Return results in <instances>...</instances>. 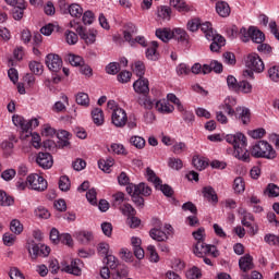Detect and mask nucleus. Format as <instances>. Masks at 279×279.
<instances>
[{
  "label": "nucleus",
  "instance_id": "obj_1",
  "mask_svg": "<svg viewBox=\"0 0 279 279\" xmlns=\"http://www.w3.org/2000/svg\"><path fill=\"white\" fill-rule=\"evenodd\" d=\"M226 141L233 145V155L242 162H250V151L247 150V137L243 133L228 134Z\"/></svg>",
  "mask_w": 279,
  "mask_h": 279
},
{
  "label": "nucleus",
  "instance_id": "obj_2",
  "mask_svg": "<svg viewBox=\"0 0 279 279\" xmlns=\"http://www.w3.org/2000/svg\"><path fill=\"white\" fill-rule=\"evenodd\" d=\"M45 64L54 75L52 82L60 84L62 82V58L59 54L49 53L46 56Z\"/></svg>",
  "mask_w": 279,
  "mask_h": 279
},
{
  "label": "nucleus",
  "instance_id": "obj_3",
  "mask_svg": "<svg viewBox=\"0 0 279 279\" xmlns=\"http://www.w3.org/2000/svg\"><path fill=\"white\" fill-rule=\"evenodd\" d=\"M252 156L254 158H266L267 160H274L277 156L276 150L271 146V144L266 141H259L255 144L251 150Z\"/></svg>",
  "mask_w": 279,
  "mask_h": 279
},
{
  "label": "nucleus",
  "instance_id": "obj_4",
  "mask_svg": "<svg viewBox=\"0 0 279 279\" xmlns=\"http://www.w3.org/2000/svg\"><path fill=\"white\" fill-rule=\"evenodd\" d=\"M193 254H195V256L198 258H204V256L207 254H210L214 258H217V256H219V251L217 250V246L206 244L204 241H199L194 245Z\"/></svg>",
  "mask_w": 279,
  "mask_h": 279
},
{
  "label": "nucleus",
  "instance_id": "obj_5",
  "mask_svg": "<svg viewBox=\"0 0 279 279\" xmlns=\"http://www.w3.org/2000/svg\"><path fill=\"white\" fill-rule=\"evenodd\" d=\"M246 69H252L254 73H263L265 71V62L256 52H252L245 58Z\"/></svg>",
  "mask_w": 279,
  "mask_h": 279
},
{
  "label": "nucleus",
  "instance_id": "obj_6",
  "mask_svg": "<svg viewBox=\"0 0 279 279\" xmlns=\"http://www.w3.org/2000/svg\"><path fill=\"white\" fill-rule=\"evenodd\" d=\"M27 183L33 191H38V193L47 191L48 183L41 175L29 174L27 177Z\"/></svg>",
  "mask_w": 279,
  "mask_h": 279
},
{
  "label": "nucleus",
  "instance_id": "obj_7",
  "mask_svg": "<svg viewBox=\"0 0 279 279\" xmlns=\"http://www.w3.org/2000/svg\"><path fill=\"white\" fill-rule=\"evenodd\" d=\"M111 123L116 125V128H125L128 123V113L122 108H117L113 110L111 114Z\"/></svg>",
  "mask_w": 279,
  "mask_h": 279
},
{
  "label": "nucleus",
  "instance_id": "obj_8",
  "mask_svg": "<svg viewBox=\"0 0 279 279\" xmlns=\"http://www.w3.org/2000/svg\"><path fill=\"white\" fill-rule=\"evenodd\" d=\"M134 92L137 95H149V80L146 77H140L137 81L133 83Z\"/></svg>",
  "mask_w": 279,
  "mask_h": 279
},
{
  "label": "nucleus",
  "instance_id": "obj_9",
  "mask_svg": "<svg viewBox=\"0 0 279 279\" xmlns=\"http://www.w3.org/2000/svg\"><path fill=\"white\" fill-rule=\"evenodd\" d=\"M36 162L41 169H51L53 167V156L49 153H39Z\"/></svg>",
  "mask_w": 279,
  "mask_h": 279
},
{
  "label": "nucleus",
  "instance_id": "obj_10",
  "mask_svg": "<svg viewBox=\"0 0 279 279\" xmlns=\"http://www.w3.org/2000/svg\"><path fill=\"white\" fill-rule=\"evenodd\" d=\"M172 38H174V40H178L179 43H183L185 47H189V45H191V37L184 28L172 29Z\"/></svg>",
  "mask_w": 279,
  "mask_h": 279
},
{
  "label": "nucleus",
  "instance_id": "obj_11",
  "mask_svg": "<svg viewBox=\"0 0 279 279\" xmlns=\"http://www.w3.org/2000/svg\"><path fill=\"white\" fill-rule=\"evenodd\" d=\"M235 119H239L243 125H247L252 119V111L245 107L235 108Z\"/></svg>",
  "mask_w": 279,
  "mask_h": 279
},
{
  "label": "nucleus",
  "instance_id": "obj_12",
  "mask_svg": "<svg viewBox=\"0 0 279 279\" xmlns=\"http://www.w3.org/2000/svg\"><path fill=\"white\" fill-rule=\"evenodd\" d=\"M239 267L244 274H247V271H252V269H254V258L252 257V255L246 254L245 256L241 257L239 259Z\"/></svg>",
  "mask_w": 279,
  "mask_h": 279
},
{
  "label": "nucleus",
  "instance_id": "obj_13",
  "mask_svg": "<svg viewBox=\"0 0 279 279\" xmlns=\"http://www.w3.org/2000/svg\"><path fill=\"white\" fill-rule=\"evenodd\" d=\"M81 265V259H74L71 262V265H66L65 267L61 268V271L72 274L73 276H82V268H80Z\"/></svg>",
  "mask_w": 279,
  "mask_h": 279
},
{
  "label": "nucleus",
  "instance_id": "obj_14",
  "mask_svg": "<svg viewBox=\"0 0 279 279\" xmlns=\"http://www.w3.org/2000/svg\"><path fill=\"white\" fill-rule=\"evenodd\" d=\"M76 33L82 38V40L86 43V45H93L97 38V32L87 34L84 26H77Z\"/></svg>",
  "mask_w": 279,
  "mask_h": 279
},
{
  "label": "nucleus",
  "instance_id": "obj_15",
  "mask_svg": "<svg viewBox=\"0 0 279 279\" xmlns=\"http://www.w3.org/2000/svg\"><path fill=\"white\" fill-rule=\"evenodd\" d=\"M203 197L207 199L210 204H218L219 203V196H217V192L215 191V187L208 185L203 187Z\"/></svg>",
  "mask_w": 279,
  "mask_h": 279
},
{
  "label": "nucleus",
  "instance_id": "obj_16",
  "mask_svg": "<svg viewBox=\"0 0 279 279\" xmlns=\"http://www.w3.org/2000/svg\"><path fill=\"white\" fill-rule=\"evenodd\" d=\"M74 238L82 245H88L95 239L92 231H78L74 233Z\"/></svg>",
  "mask_w": 279,
  "mask_h": 279
},
{
  "label": "nucleus",
  "instance_id": "obj_17",
  "mask_svg": "<svg viewBox=\"0 0 279 279\" xmlns=\"http://www.w3.org/2000/svg\"><path fill=\"white\" fill-rule=\"evenodd\" d=\"M137 104L145 110H151L154 108V99L149 97V94H142L137 97Z\"/></svg>",
  "mask_w": 279,
  "mask_h": 279
},
{
  "label": "nucleus",
  "instance_id": "obj_18",
  "mask_svg": "<svg viewBox=\"0 0 279 279\" xmlns=\"http://www.w3.org/2000/svg\"><path fill=\"white\" fill-rule=\"evenodd\" d=\"M134 34H138V28L136 27V25H134V23L132 22L126 23L123 32L124 40L126 43H130L133 39L132 36Z\"/></svg>",
  "mask_w": 279,
  "mask_h": 279
},
{
  "label": "nucleus",
  "instance_id": "obj_19",
  "mask_svg": "<svg viewBox=\"0 0 279 279\" xmlns=\"http://www.w3.org/2000/svg\"><path fill=\"white\" fill-rule=\"evenodd\" d=\"M160 226L161 223L159 221V228H154L149 231V235L154 241L162 242L169 239L167 233L160 229Z\"/></svg>",
  "mask_w": 279,
  "mask_h": 279
},
{
  "label": "nucleus",
  "instance_id": "obj_20",
  "mask_svg": "<svg viewBox=\"0 0 279 279\" xmlns=\"http://www.w3.org/2000/svg\"><path fill=\"white\" fill-rule=\"evenodd\" d=\"M155 107H156V110H158V112H161L163 114H170V112H173V110H175L173 105L167 102L166 100H158L155 104Z\"/></svg>",
  "mask_w": 279,
  "mask_h": 279
},
{
  "label": "nucleus",
  "instance_id": "obj_21",
  "mask_svg": "<svg viewBox=\"0 0 279 279\" xmlns=\"http://www.w3.org/2000/svg\"><path fill=\"white\" fill-rule=\"evenodd\" d=\"M216 12L219 14V16H222V19L230 16V4H228L226 1L217 2Z\"/></svg>",
  "mask_w": 279,
  "mask_h": 279
},
{
  "label": "nucleus",
  "instance_id": "obj_22",
  "mask_svg": "<svg viewBox=\"0 0 279 279\" xmlns=\"http://www.w3.org/2000/svg\"><path fill=\"white\" fill-rule=\"evenodd\" d=\"M251 40L256 43V45L265 43V33L255 26H251Z\"/></svg>",
  "mask_w": 279,
  "mask_h": 279
},
{
  "label": "nucleus",
  "instance_id": "obj_23",
  "mask_svg": "<svg viewBox=\"0 0 279 279\" xmlns=\"http://www.w3.org/2000/svg\"><path fill=\"white\" fill-rule=\"evenodd\" d=\"M57 137H58V145L60 147H69V145H71V143L69 142L71 138V133H69L68 131L61 130L57 133Z\"/></svg>",
  "mask_w": 279,
  "mask_h": 279
},
{
  "label": "nucleus",
  "instance_id": "obj_24",
  "mask_svg": "<svg viewBox=\"0 0 279 279\" xmlns=\"http://www.w3.org/2000/svg\"><path fill=\"white\" fill-rule=\"evenodd\" d=\"M155 36L162 40V43H169L172 38V31L169 28H157Z\"/></svg>",
  "mask_w": 279,
  "mask_h": 279
},
{
  "label": "nucleus",
  "instance_id": "obj_25",
  "mask_svg": "<svg viewBox=\"0 0 279 279\" xmlns=\"http://www.w3.org/2000/svg\"><path fill=\"white\" fill-rule=\"evenodd\" d=\"M12 122L16 128H21L23 132H29V124H27V121H25L24 117L13 116Z\"/></svg>",
  "mask_w": 279,
  "mask_h": 279
},
{
  "label": "nucleus",
  "instance_id": "obj_26",
  "mask_svg": "<svg viewBox=\"0 0 279 279\" xmlns=\"http://www.w3.org/2000/svg\"><path fill=\"white\" fill-rule=\"evenodd\" d=\"M150 45L151 47L146 50V58L147 60L156 62V60H158V41H151Z\"/></svg>",
  "mask_w": 279,
  "mask_h": 279
},
{
  "label": "nucleus",
  "instance_id": "obj_27",
  "mask_svg": "<svg viewBox=\"0 0 279 279\" xmlns=\"http://www.w3.org/2000/svg\"><path fill=\"white\" fill-rule=\"evenodd\" d=\"M75 101L78 106H83L84 108H88L90 106V98L88 97V94L84 92L76 94Z\"/></svg>",
  "mask_w": 279,
  "mask_h": 279
},
{
  "label": "nucleus",
  "instance_id": "obj_28",
  "mask_svg": "<svg viewBox=\"0 0 279 279\" xmlns=\"http://www.w3.org/2000/svg\"><path fill=\"white\" fill-rule=\"evenodd\" d=\"M113 165H114V159L112 157L98 160V167L105 173H110V167H112Z\"/></svg>",
  "mask_w": 279,
  "mask_h": 279
},
{
  "label": "nucleus",
  "instance_id": "obj_29",
  "mask_svg": "<svg viewBox=\"0 0 279 279\" xmlns=\"http://www.w3.org/2000/svg\"><path fill=\"white\" fill-rule=\"evenodd\" d=\"M235 105H236V100L234 98L232 99L227 98L225 100V105L222 106V109L225 110V112H227V114H229V117H235L236 111L232 109V106H235Z\"/></svg>",
  "mask_w": 279,
  "mask_h": 279
},
{
  "label": "nucleus",
  "instance_id": "obj_30",
  "mask_svg": "<svg viewBox=\"0 0 279 279\" xmlns=\"http://www.w3.org/2000/svg\"><path fill=\"white\" fill-rule=\"evenodd\" d=\"M27 250L28 254H32L33 252L32 258L36 259L40 256V244H36L34 240L27 242Z\"/></svg>",
  "mask_w": 279,
  "mask_h": 279
},
{
  "label": "nucleus",
  "instance_id": "obj_31",
  "mask_svg": "<svg viewBox=\"0 0 279 279\" xmlns=\"http://www.w3.org/2000/svg\"><path fill=\"white\" fill-rule=\"evenodd\" d=\"M146 175H147L148 182H153L156 189H158V186L162 184V180L156 175V172H154L151 168L146 169Z\"/></svg>",
  "mask_w": 279,
  "mask_h": 279
},
{
  "label": "nucleus",
  "instance_id": "obj_32",
  "mask_svg": "<svg viewBox=\"0 0 279 279\" xmlns=\"http://www.w3.org/2000/svg\"><path fill=\"white\" fill-rule=\"evenodd\" d=\"M68 12L75 19H80L84 14V9L77 3H72L68 8Z\"/></svg>",
  "mask_w": 279,
  "mask_h": 279
},
{
  "label": "nucleus",
  "instance_id": "obj_33",
  "mask_svg": "<svg viewBox=\"0 0 279 279\" xmlns=\"http://www.w3.org/2000/svg\"><path fill=\"white\" fill-rule=\"evenodd\" d=\"M92 118L95 125H101L104 123V110L101 108H95L92 110Z\"/></svg>",
  "mask_w": 279,
  "mask_h": 279
},
{
  "label": "nucleus",
  "instance_id": "obj_34",
  "mask_svg": "<svg viewBox=\"0 0 279 279\" xmlns=\"http://www.w3.org/2000/svg\"><path fill=\"white\" fill-rule=\"evenodd\" d=\"M135 194L143 195L144 197H149V195H151V187H149L145 183H140L136 185Z\"/></svg>",
  "mask_w": 279,
  "mask_h": 279
},
{
  "label": "nucleus",
  "instance_id": "obj_35",
  "mask_svg": "<svg viewBox=\"0 0 279 279\" xmlns=\"http://www.w3.org/2000/svg\"><path fill=\"white\" fill-rule=\"evenodd\" d=\"M59 189L63 193H68V191H71V179L66 175H62L59 179Z\"/></svg>",
  "mask_w": 279,
  "mask_h": 279
},
{
  "label": "nucleus",
  "instance_id": "obj_36",
  "mask_svg": "<svg viewBox=\"0 0 279 279\" xmlns=\"http://www.w3.org/2000/svg\"><path fill=\"white\" fill-rule=\"evenodd\" d=\"M168 167L170 169H173L174 171H180L184 167V163L182 162V159L175 158V157H170L168 159Z\"/></svg>",
  "mask_w": 279,
  "mask_h": 279
},
{
  "label": "nucleus",
  "instance_id": "obj_37",
  "mask_svg": "<svg viewBox=\"0 0 279 279\" xmlns=\"http://www.w3.org/2000/svg\"><path fill=\"white\" fill-rule=\"evenodd\" d=\"M170 5L172 8H175L178 12H189V5H186V2L184 0H170Z\"/></svg>",
  "mask_w": 279,
  "mask_h": 279
},
{
  "label": "nucleus",
  "instance_id": "obj_38",
  "mask_svg": "<svg viewBox=\"0 0 279 279\" xmlns=\"http://www.w3.org/2000/svg\"><path fill=\"white\" fill-rule=\"evenodd\" d=\"M28 66H29V70L32 71V73H34V75H43V72L45 69L43 63H40L38 61H31L28 63Z\"/></svg>",
  "mask_w": 279,
  "mask_h": 279
},
{
  "label": "nucleus",
  "instance_id": "obj_39",
  "mask_svg": "<svg viewBox=\"0 0 279 279\" xmlns=\"http://www.w3.org/2000/svg\"><path fill=\"white\" fill-rule=\"evenodd\" d=\"M14 204V197L8 195L5 191L0 190V206H12Z\"/></svg>",
  "mask_w": 279,
  "mask_h": 279
},
{
  "label": "nucleus",
  "instance_id": "obj_40",
  "mask_svg": "<svg viewBox=\"0 0 279 279\" xmlns=\"http://www.w3.org/2000/svg\"><path fill=\"white\" fill-rule=\"evenodd\" d=\"M264 193L265 195L268 194V197H279V186L275 183H269Z\"/></svg>",
  "mask_w": 279,
  "mask_h": 279
},
{
  "label": "nucleus",
  "instance_id": "obj_41",
  "mask_svg": "<svg viewBox=\"0 0 279 279\" xmlns=\"http://www.w3.org/2000/svg\"><path fill=\"white\" fill-rule=\"evenodd\" d=\"M133 73H135L138 78L145 77V63H143V61H136L134 63Z\"/></svg>",
  "mask_w": 279,
  "mask_h": 279
},
{
  "label": "nucleus",
  "instance_id": "obj_42",
  "mask_svg": "<svg viewBox=\"0 0 279 279\" xmlns=\"http://www.w3.org/2000/svg\"><path fill=\"white\" fill-rule=\"evenodd\" d=\"M130 143H131V145H133V147H136V149H144L145 148V138H143L138 135H133L130 138Z\"/></svg>",
  "mask_w": 279,
  "mask_h": 279
},
{
  "label": "nucleus",
  "instance_id": "obj_43",
  "mask_svg": "<svg viewBox=\"0 0 279 279\" xmlns=\"http://www.w3.org/2000/svg\"><path fill=\"white\" fill-rule=\"evenodd\" d=\"M239 93H244V95H250L252 93V85L247 80H242L239 82Z\"/></svg>",
  "mask_w": 279,
  "mask_h": 279
},
{
  "label": "nucleus",
  "instance_id": "obj_44",
  "mask_svg": "<svg viewBox=\"0 0 279 279\" xmlns=\"http://www.w3.org/2000/svg\"><path fill=\"white\" fill-rule=\"evenodd\" d=\"M192 165L197 169V171H204L208 167V162L199 157H193Z\"/></svg>",
  "mask_w": 279,
  "mask_h": 279
},
{
  "label": "nucleus",
  "instance_id": "obj_45",
  "mask_svg": "<svg viewBox=\"0 0 279 279\" xmlns=\"http://www.w3.org/2000/svg\"><path fill=\"white\" fill-rule=\"evenodd\" d=\"M114 208H121L123 202H125V194L123 192H117L112 195Z\"/></svg>",
  "mask_w": 279,
  "mask_h": 279
},
{
  "label": "nucleus",
  "instance_id": "obj_46",
  "mask_svg": "<svg viewBox=\"0 0 279 279\" xmlns=\"http://www.w3.org/2000/svg\"><path fill=\"white\" fill-rule=\"evenodd\" d=\"M26 7H13L11 10L12 16L14 21H21L23 19V14L25 12Z\"/></svg>",
  "mask_w": 279,
  "mask_h": 279
},
{
  "label": "nucleus",
  "instance_id": "obj_47",
  "mask_svg": "<svg viewBox=\"0 0 279 279\" xmlns=\"http://www.w3.org/2000/svg\"><path fill=\"white\" fill-rule=\"evenodd\" d=\"M120 210L122 215H125L126 217H136V209L133 206H131L129 203L120 207Z\"/></svg>",
  "mask_w": 279,
  "mask_h": 279
},
{
  "label": "nucleus",
  "instance_id": "obj_48",
  "mask_svg": "<svg viewBox=\"0 0 279 279\" xmlns=\"http://www.w3.org/2000/svg\"><path fill=\"white\" fill-rule=\"evenodd\" d=\"M10 230L14 234H21L23 232V223L19 219H13L10 223Z\"/></svg>",
  "mask_w": 279,
  "mask_h": 279
},
{
  "label": "nucleus",
  "instance_id": "obj_49",
  "mask_svg": "<svg viewBox=\"0 0 279 279\" xmlns=\"http://www.w3.org/2000/svg\"><path fill=\"white\" fill-rule=\"evenodd\" d=\"M227 85L230 90H234V93H239V82L236 77L233 75L227 76Z\"/></svg>",
  "mask_w": 279,
  "mask_h": 279
},
{
  "label": "nucleus",
  "instance_id": "obj_50",
  "mask_svg": "<svg viewBox=\"0 0 279 279\" xmlns=\"http://www.w3.org/2000/svg\"><path fill=\"white\" fill-rule=\"evenodd\" d=\"M240 38L242 40V43H250L251 38H252V26L247 28L242 27L240 29Z\"/></svg>",
  "mask_w": 279,
  "mask_h": 279
},
{
  "label": "nucleus",
  "instance_id": "obj_51",
  "mask_svg": "<svg viewBox=\"0 0 279 279\" xmlns=\"http://www.w3.org/2000/svg\"><path fill=\"white\" fill-rule=\"evenodd\" d=\"M186 278L187 279H199L202 278V269L194 266L190 270L186 271Z\"/></svg>",
  "mask_w": 279,
  "mask_h": 279
},
{
  "label": "nucleus",
  "instance_id": "obj_52",
  "mask_svg": "<svg viewBox=\"0 0 279 279\" xmlns=\"http://www.w3.org/2000/svg\"><path fill=\"white\" fill-rule=\"evenodd\" d=\"M233 189L235 193H243V191H245V181H243V178L241 177L235 178L233 182Z\"/></svg>",
  "mask_w": 279,
  "mask_h": 279
},
{
  "label": "nucleus",
  "instance_id": "obj_53",
  "mask_svg": "<svg viewBox=\"0 0 279 279\" xmlns=\"http://www.w3.org/2000/svg\"><path fill=\"white\" fill-rule=\"evenodd\" d=\"M264 241L268 245H277L279 247V235H276L274 233H267L264 236Z\"/></svg>",
  "mask_w": 279,
  "mask_h": 279
},
{
  "label": "nucleus",
  "instance_id": "obj_54",
  "mask_svg": "<svg viewBox=\"0 0 279 279\" xmlns=\"http://www.w3.org/2000/svg\"><path fill=\"white\" fill-rule=\"evenodd\" d=\"M207 40L217 43L218 45H220L222 47L226 45V38L215 32L211 35H207Z\"/></svg>",
  "mask_w": 279,
  "mask_h": 279
},
{
  "label": "nucleus",
  "instance_id": "obj_55",
  "mask_svg": "<svg viewBox=\"0 0 279 279\" xmlns=\"http://www.w3.org/2000/svg\"><path fill=\"white\" fill-rule=\"evenodd\" d=\"M132 202L135 204V206L140 209L145 208V198L141 196V194H136L135 192L132 195Z\"/></svg>",
  "mask_w": 279,
  "mask_h": 279
},
{
  "label": "nucleus",
  "instance_id": "obj_56",
  "mask_svg": "<svg viewBox=\"0 0 279 279\" xmlns=\"http://www.w3.org/2000/svg\"><path fill=\"white\" fill-rule=\"evenodd\" d=\"M86 199L89 202V204H92V206H97V190L94 187L88 190L86 193Z\"/></svg>",
  "mask_w": 279,
  "mask_h": 279
},
{
  "label": "nucleus",
  "instance_id": "obj_57",
  "mask_svg": "<svg viewBox=\"0 0 279 279\" xmlns=\"http://www.w3.org/2000/svg\"><path fill=\"white\" fill-rule=\"evenodd\" d=\"M147 252L149 254L150 263H158V260H160V256L158 255V252H156V246L148 245Z\"/></svg>",
  "mask_w": 279,
  "mask_h": 279
},
{
  "label": "nucleus",
  "instance_id": "obj_58",
  "mask_svg": "<svg viewBox=\"0 0 279 279\" xmlns=\"http://www.w3.org/2000/svg\"><path fill=\"white\" fill-rule=\"evenodd\" d=\"M68 60L72 66H82L84 64V59L80 56L69 54Z\"/></svg>",
  "mask_w": 279,
  "mask_h": 279
},
{
  "label": "nucleus",
  "instance_id": "obj_59",
  "mask_svg": "<svg viewBox=\"0 0 279 279\" xmlns=\"http://www.w3.org/2000/svg\"><path fill=\"white\" fill-rule=\"evenodd\" d=\"M2 241H3L4 245H7V247H12V245H14V243L16 241V235H14L12 233H4Z\"/></svg>",
  "mask_w": 279,
  "mask_h": 279
},
{
  "label": "nucleus",
  "instance_id": "obj_60",
  "mask_svg": "<svg viewBox=\"0 0 279 279\" xmlns=\"http://www.w3.org/2000/svg\"><path fill=\"white\" fill-rule=\"evenodd\" d=\"M65 40L68 43V45H76L78 37L77 34H75V32L73 31H66L65 32Z\"/></svg>",
  "mask_w": 279,
  "mask_h": 279
},
{
  "label": "nucleus",
  "instance_id": "obj_61",
  "mask_svg": "<svg viewBox=\"0 0 279 279\" xmlns=\"http://www.w3.org/2000/svg\"><path fill=\"white\" fill-rule=\"evenodd\" d=\"M257 51H259V53H264L265 56H271L274 48H271L269 44L262 43L257 46Z\"/></svg>",
  "mask_w": 279,
  "mask_h": 279
},
{
  "label": "nucleus",
  "instance_id": "obj_62",
  "mask_svg": "<svg viewBox=\"0 0 279 279\" xmlns=\"http://www.w3.org/2000/svg\"><path fill=\"white\" fill-rule=\"evenodd\" d=\"M106 71L109 75H117V73L121 71V68L119 66V63L111 62L106 66Z\"/></svg>",
  "mask_w": 279,
  "mask_h": 279
},
{
  "label": "nucleus",
  "instance_id": "obj_63",
  "mask_svg": "<svg viewBox=\"0 0 279 279\" xmlns=\"http://www.w3.org/2000/svg\"><path fill=\"white\" fill-rule=\"evenodd\" d=\"M129 276V271H128V267L123 266L122 268H119L116 274L112 275L113 279H123V278H128Z\"/></svg>",
  "mask_w": 279,
  "mask_h": 279
},
{
  "label": "nucleus",
  "instance_id": "obj_64",
  "mask_svg": "<svg viewBox=\"0 0 279 279\" xmlns=\"http://www.w3.org/2000/svg\"><path fill=\"white\" fill-rule=\"evenodd\" d=\"M268 76L272 82H279V69L274 65L268 70Z\"/></svg>",
  "mask_w": 279,
  "mask_h": 279
}]
</instances>
